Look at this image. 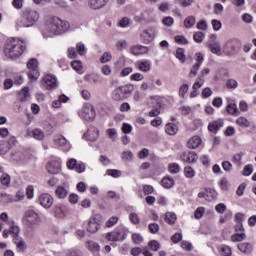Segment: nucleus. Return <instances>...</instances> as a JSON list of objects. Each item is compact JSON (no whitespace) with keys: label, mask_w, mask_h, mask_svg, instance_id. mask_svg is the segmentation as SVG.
Instances as JSON below:
<instances>
[{"label":"nucleus","mask_w":256,"mask_h":256,"mask_svg":"<svg viewBox=\"0 0 256 256\" xmlns=\"http://www.w3.org/2000/svg\"><path fill=\"white\" fill-rule=\"evenodd\" d=\"M111 59H113V55H111V52H105L101 58H100V62L101 63H109V61H111Z\"/></svg>","instance_id":"nucleus-53"},{"label":"nucleus","mask_w":256,"mask_h":256,"mask_svg":"<svg viewBox=\"0 0 256 256\" xmlns=\"http://www.w3.org/2000/svg\"><path fill=\"white\" fill-rule=\"evenodd\" d=\"M47 171L51 175L61 173V162L59 160H52L47 165Z\"/></svg>","instance_id":"nucleus-17"},{"label":"nucleus","mask_w":256,"mask_h":256,"mask_svg":"<svg viewBox=\"0 0 256 256\" xmlns=\"http://www.w3.org/2000/svg\"><path fill=\"white\" fill-rule=\"evenodd\" d=\"M202 143H203V140L201 139V136L195 135V136H192L187 141V147L188 149H198V147H201Z\"/></svg>","instance_id":"nucleus-21"},{"label":"nucleus","mask_w":256,"mask_h":256,"mask_svg":"<svg viewBox=\"0 0 256 256\" xmlns=\"http://www.w3.org/2000/svg\"><path fill=\"white\" fill-rule=\"evenodd\" d=\"M133 152H131V150H125L122 152L121 154V159L122 161H133Z\"/></svg>","instance_id":"nucleus-40"},{"label":"nucleus","mask_w":256,"mask_h":256,"mask_svg":"<svg viewBox=\"0 0 256 256\" xmlns=\"http://www.w3.org/2000/svg\"><path fill=\"white\" fill-rule=\"evenodd\" d=\"M54 145L59 147L62 151L67 153L68 151H71V143L65 138L63 135L55 136L54 139Z\"/></svg>","instance_id":"nucleus-10"},{"label":"nucleus","mask_w":256,"mask_h":256,"mask_svg":"<svg viewBox=\"0 0 256 256\" xmlns=\"http://www.w3.org/2000/svg\"><path fill=\"white\" fill-rule=\"evenodd\" d=\"M26 196L28 199H33L35 197V188L32 185L26 188Z\"/></svg>","instance_id":"nucleus-63"},{"label":"nucleus","mask_w":256,"mask_h":256,"mask_svg":"<svg viewBox=\"0 0 256 256\" xmlns=\"http://www.w3.org/2000/svg\"><path fill=\"white\" fill-rule=\"evenodd\" d=\"M68 169H71L72 171H76V173H85V163L83 162H77V159L72 158L67 162Z\"/></svg>","instance_id":"nucleus-12"},{"label":"nucleus","mask_w":256,"mask_h":256,"mask_svg":"<svg viewBox=\"0 0 256 256\" xmlns=\"http://www.w3.org/2000/svg\"><path fill=\"white\" fill-rule=\"evenodd\" d=\"M205 215V207H198L194 212L195 219H201Z\"/></svg>","instance_id":"nucleus-56"},{"label":"nucleus","mask_w":256,"mask_h":256,"mask_svg":"<svg viewBox=\"0 0 256 256\" xmlns=\"http://www.w3.org/2000/svg\"><path fill=\"white\" fill-rule=\"evenodd\" d=\"M78 115L85 121H93L95 119V108L91 104H85Z\"/></svg>","instance_id":"nucleus-8"},{"label":"nucleus","mask_w":256,"mask_h":256,"mask_svg":"<svg viewBox=\"0 0 256 256\" xmlns=\"http://www.w3.org/2000/svg\"><path fill=\"white\" fill-rule=\"evenodd\" d=\"M195 23H196L195 16H187L184 19V27H186V29H192V27H195Z\"/></svg>","instance_id":"nucleus-34"},{"label":"nucleus","mask_w":256,"mask_h":256,"mask_svg":"<svg viewBox=\"0 0 256 256\" xmlns=\"http://www.w3.org/2000/svg\"><path fill=\"white\" fill-rule=\"evenodd\" d=\"M101 227V223H99V217L93 216L88 221L87 231L89 233H97L99 228Z\"/></svg>","instance_id":"nucleus-14"},{"label":"nucleus","mask_w":256,"mask_h":256,"mask_svg":"<svg viewBox=\"0 0 256 256\" xmlns=\"http://www.w3.org/2000/svg\"><path fill=\"white\" fill-rule=\"evenodd\" d=\"M197 29H199L200 31H207V29L209 28V26L207 25V21L205 20H200L197 25H196Z\"/></svg>","instance_id":"nucleus-62"},{"label":"nucleus","mask_w":256,"mask_h":256,"mask_svg":"<svg viewBox=\"0 0 256 256\" xmlns=\"http://www.w3.org/2000/svg\"><path fill=\"white\" fill-rule=\"evenodd\" d=\"M43 85L48 90L55 89L57 87V78L48 74L43 78Z\"/></svg>","instance_id":"nucleus-19"},{"label":"nucleus","mask_w":256,"mask_h":256,"mask_svg":"<svg viewBox=\"0 0 256 256\" xmlns=\"http://www.w3.org/2000/svg\"><path fill=\"white\" fill-rule=\"evenodd\" d=\"M178 3L181 7H191V5H195L196 0H178Z\"/></svg>","instance_id":"nucleus-57"},{"label":"nucleus","mask_w":256,"mask_h":256,"mask_svg":"<svg viewBox=\"0 0 256 256\" xmlns=\"http://www.w3.org/2000/svg\"><path fill=\"white\" fill-rule=\"evenodd\" d=\"M76 51L78 53V55L83 56L85 53H87V49L85 48V44H83L82 42L78 43L76 45Z\"/></svg>","instance_id":"nucleus-52"},{"label":"nucleus","mask_w":256,"mask_h":256,"mask_svg":"<svg viewBox=\"0 0 256 256\" xmlns=\"http://www.w3.org/2000/svg\"><path fill=\"white\" fill-rule=\"evenodd\" d=\"M39 12L37 10H26L24 15L16 21L17 27H33L39 21Z\"/></svg>","instance_id":"nucleus-3"},{"label":"nucleus","mask_w":256,"mask_h":256,"mask_svg":"<svg viewBox=\"0 0 256 256\" xmlns=\"http://www.w3.org/2000/svg\"><path fill=\"white\" fill-rule=\"evenodd\" d=\"M199 156L193 151L184 152L181 155V161L184 163H197Z\"/></svg>","instance_id":"nucleus-18"},{"label":"nucleus","mask_w":256,"mask_h":256,"mask_svg":"<svg viewBox=\"0 0 256 256\" xmlns=\"http://www.w3.org/2000/svg\"><path fill=\"white\" fill-rule=\"evenodd\" d=\"M148 245L152 251H158L159 247H161V244L156 240L150 241Z\"/></svg>","instance_id":"nucleus-64"},{"label":"nucleus","mask_w":256,"mask_h":256,"mask_svg":"<svg viewBox=\"0 0 256 256\" xmlns=\"http://www.w3.org/2000/svg\"><path fill=\"white\" fill-rule=\"evenodd\" d=\"M219 187L222 191H227V189H229V180H227V178H222L219 181Z\"/></svg>","instance_id":"nucleus-55"},{"label":"nucleus","mask_w":256,"mask_h":256,"mask_svg":"<svg viewBox=\"0 0 256 256\" xmlns=\"http://www.w3.org/2000/svg\"><path fill=\"white\" fill-rule=\"evenodd\" d=\"M71 31V23L57 16L48 18L42 30V35L45 39L56 37V35H65Z\"/></svg>","instance_id":"nucleus-1"},{"label":"nucleus","mask_w":256,"mask_h":256,"mask_svg":"<svg viewBox=\"0 0 256 256\" xmlns=\"http://www.w3.org/2000/svg\"><path fill=\"white\" fill-rule=\"evenodd\" d=\"M218 194L217 191H215V189H207L206 190V201H215V199H217Z\"/></svg>","instance_id":"nucleus-36"},{"label":"nucleus","mask_w":256,"mask_h":256,"mask_svg":"<svg viewBox=\"0 0 256 256\" xmlns=\"http://www.w3.org/2000/svg\"><path fill=\"white\" fill-rule=\"evenodd\" d=\"M84 81L88 83H101V76L99 74H86Z\"/></svg>","instance_id":"nucleus-31"},{"label":"nucleus","mask_w":256,"mask_h":256,"mask_svg":"<svg viewBox=\"0 0 256 256\" xmlns=\"http://www.w3.org/2000/svg\"><path fill=\"white\" fill-rule=\"evenodd\" d=\"M141 39L144 43L148 44L155 39V28H148L144 30L141 34Z\"/></svg>","instance_id":"nucleus-20"},{"label":"nucleus","mask_w":256,"mask_h":256,"mask_svg":"<svg viewBox=\"0 0 256 256\" xmlns=\"http://www.w3.org/2000/svg\"><path fill=\"white\" fill-rule=\"evenodd\" d=\"M168 171H169V173L176 175L177 173H179L181 171V166H179V164H177V163H171L168 166Z\"/></svg>","instance_id":"nucleus-44"},{"label":"nucleus","mask_w":256,"mask_h":256,"mask_svg":"<svg viewBox=\"0 0 256 256\" xmlns=\"http://www.w3.org/2000/svg\"><path fill=\"white\" fill-rule=\"evenodd\" d=\"M38 203L44 209H51V207H53V203H55V200L53 199V196H51V194L42 193L38 198Z\"/></svg>","instance_id":"nucleus-11"},{"label":"nucleus","mask_w":256,"mask_h":256,"mask_svg":"<svg viewBox=\"0 0 256 256\" xmlns=\"http://www.w3.org/2000/svg\"><path fill=\"white\" fill-rule=\"evenodd\" d=\"M26 49L27 44L25 41L19 38H12L6 43L4 53L8 59H18V57H21L25 53Z\"/></svg>","instance_id":"nucleus-2"},{"label":"nucleus","mask_w":256,"mask_h":256,"mask_svg":"<svg viewBox=\"0 0 256 256\" xmlns=\"http://www.w3.org/2000/svg\"><path fill=\"white\" fill-rule=\"evenodd\" d=\"M219 252L222 256H231L232 255V250L231 247L228 245H221L219 246Z\"/></svg>","instance_id":"nucleus-38"},{"label":"nucleus","mask_w":256,"mask_h":256,"mask_svg":"<svg viewBox=\"0 0 256 256\" xmlns=\"http://www.w3.org/2000/svg\"><path fill=\"white\" fill-rule=\"evenodd\" d=\"M71 66L77 73H83V63L81 61L75 60L71 63Z\"/></svg>","instance_id":"nucleus-42"},{"label":"nucleus","mask_w":256,"mask_h":256,"mask_svg":"<svg viewBox=\"0 0 256 256\" xmlns=\"http://www.w3.org/2000/svg\"><path fill=\"white\" fill-rule=\"evenodd\" d=\"M165 221L169 225H173V223H175V221H177V215H175V213H173V212H167L165 215Z\"/></svg>","instance_id":"nucleus-39"},{"label":"nucleus","mask_w":256,"mask_h":256,"mask_svg":"<svg viewBox=\"0 0 256 256\" xmlns=\"http://www.w3.org/2000/svg\"><path fill=\"white\" fill-rule=\"evenodd\" d=\"M226 47L232 50L239 49V47H241V40L232 38L226 42Z\"/></svg>","instance_id":"nucleus-29"},{"label":"nucleus","mask_w":256,"mask_h":256,"mask_svg":"<svg viewBox=\"0 0 256 256\" xmlns=\"http://www.w3.org/2000/svg\"><path fill=\"white\" fill-rule=\"evenodd\" d=\"M211 25L215 31H221V27H223V24L221 23V21L217 19H213L211 21Z\"/></svg>","instance_id":"nucleus-61"},{"label":"nucleus","mask_w":256,"mask_h":256,"mask_svg":"<svg viewBox=\"0 0 256 256\" xmlns=\"http://www.w3.org/2000/svg\"><path fill=\"white\" fill-rule=\"evenodd\" d=\"M161 183H162V187H164L165 189H171V187L175 185V180L171 177H164Z\"/></svg>","instance_id":"nucleus-35"},{"label":"nucleus","mask_w":256,"mask_h":256,"mask_svg":"<svg viewBox=\"0 0 256 256\" xmlns=\"http://www.w3.org/2000/svg\"><path fill=\"white\" fill-rule=\"evenodd\" d=\"M236 124L239 125V127H251V123L248 121L245 117H239L236 119Z\"/></svg>","instance_id":"nucleus-41"},{"label":"nucleus","mask_w":256,"mask_h":256,"mask_svg":"<svg viewBox=\"0 0 256 256\" xmlns=\"http://www.w3.org/2000/svg\"><path fill=\"white\" fill-rule=\"evenodd\" d=\"M26 137H32L36 141H43L45 139V132L41 128H28L26 130Z\"/></svg>","instance_id":"nucleus-13"},{"label":"nucleus","mask_w":256,"mask_h":256,"mask_svg":"<svg viewBox=\"0 0 256 256\" xmlns=\"http://www.w3.org/2000/svg\"><path fill=\"white\" fill-rule=\"evenodd\" d=\"M11 159L12 161H23V153L19 151H13L11 153Z\"/></svg>","instance_id":"nucleus-51"},{"label":"nucleus","mask_w":256,"mask_h":256,"mask_svg":"<svg viewBox=\"0 0 256 256\" xmlns=\"http://www.w3.org/2000/svg\"><path fill=\"white\" fill-rule=\"evenodd\" d=\"M27 68L29 69V79H31L32 81H37L39 79V76L41 75L39 73V62H37V59H30L27 63Z\"/></svg>","instance_id":"nucleus-6"},{"label":"nucleus","mask_w":256,"mask_h":256,"mask_svg":"<svg viewBox=\"0 0 256 256\" xmlns=\"http://www.w3.org/2000/svg\"><path fill=\"white\" fill-rule=\"evenodd\" d=\"M175 57L176 59H179L181 63H185V50L183 48H178Z\"/></svg>","instance_id":"nucleus-46"},{"label":"nucleus","mask_w":256,"mask_h":256,"mask_svg":"<svg viewBox=\"0 0 256 256\" xmlns=\"http://www.w3.org/2000/svg\"><path fill=\"white\" fill-rule=\"evenodd\" d=\"M238 249L239 251H241V253H245L246 255H249V253H251V251H253V244L251 243H240L238 244Z\"/></svg>","instance_id":"nucleus-28"},{"label":"nucleus","mask_w":256,"mask_h":256,"mask_svg":"<svg viewBox=\"0 0 256 256\" xmlns=\"http://www.w3.org/2000/svg\"><path fill=\"white\" fill-rule=\"evenodd\" d=\"M195 175H196V172H195V169H193V167L186 166L184 168V177H186V179H193Z\"/></svg>","instance_id":"nucleus-37"},{"label":"nucleus","mask_w":256,"mask_h":256,"mask_svg":"<svg viewBox=\"0 0 256 256\" xmlns=\"http://www.w3.org/2000/svg\"><path fill=\"white\" fill-rule=\"evenodd\" d=\"M14 243L20 251H25L26 245H25V241L23 240V238H21V237L14 238Z\"/></svg>","instance_id":"nucleus-45"},{"label":"nucleus","mask_w":256,"mask_h":256,"mask_svg":"<svg viewBox=\"0 0 256 256\" xmlns=\"http://www.w3.org/2000/svg\"><path fill=\"white\" fill-rule=\"evenodd\" d=\"M174 41H176L179 45H188L189 44V41L183 35L175 36Z\"/></svg>","instance_id":"nucleus-48"},{"label":"nucleus","mask_w":256,"mask_h":256,"mask_svg":"<svg viewBox=\"0 0 256 256\" xmlns=\"http://www.w3.org/2000/svg\"><path fill=\"white\" fill-rule=\"evenodd\" d=\"M193 39L196 43H203V39H205V33L203 32H196L193 35Z\"/></svg>","instance_id":"nucleus-50"},{"label":"nucleus","mask_w":256,"mask_h":256,"mask_svg":"<svg viewBox=\"0 0 256 256\" xmlns=\"http://www.w3.org/2000/svg\"><path fill=\"white\" fill-rule=\"evenodd\" d=\"M106 133L109 139H112V141H115V139H117V130L115 128H109L108 130H106Z\"/></svg>","instance_id":"nucleus-59"},{"label":"nucleus","mask_w":256,"mask_h":256,"mask_svg":"<svg viewBox=\"0 0 256 256\" xmlns=\"http://www.w3.org/2000/svg\"><path fill=\"white\" fill-rule=\"evenodd\" d=\"M135 87L133 84H125L115 88L111 93L112 101H125V99H129L131 94L133 93Z\"/></svg>","instance_id":"nucleus-4"},{"label":"nucleus","mask_w":256,"mask_h":256,"mask_svg":"<svg viewBox=\"0 0 256 256\" xmlns=\"http://www.w3.org/2000/svg\"><path fill=\"white\" fill-rule=\"evenodd\" d=\"M145 76L142 73H134L130 76V81H143Z\"/></svg>","instance_id":"nucleus-60"},{"label":"nucleus","mask_w":256,"mask_h":256,"mask_svg":"<svg viewBox=\"0 0 256 256\" xmlns=\"http://www.w3.org/2000/svg\"><path fill=\"white\" fill-rule=\"evenodd\" d=\"M87 248H88V251L91 252L93 256H99V251L101 249L99 244H97L93 241H89L87 243Z\"/></svg>","instance_id":"nucleus-26"},{"label":"nucleus","mask_w":256,"mask_h":256,"mask_svg":"<svg viewBox=\"0 0 256 256\" xmlns=\"http://www.w3.org/2000/svg\"><path fill=\"white\" fill-rule=\"evenodd\" d=\"M55 194L58 199H65L69 195V190L63 186H58L55 190Z\"/></svg>","instance_id":"nucleus-30"},{"label":"nucleus","mask_w":256,"mask_h":256,"mask_svg":"<svg viewBox=\"0 0 256 256\" xmlns=\"http://www.w3.org/2000/svg\"><path fill=\"white\" fill-rule=\"evenodd\" d=\"M117 223H119V217L117 216H112L110 217L106 223H105V227L111 228V227H115V225H117Z\"/></svg>","instance_id":"nucleus-43"},{"label":"nucleus","mask_w":256,"mask_h":256,"mask_svg":"<svg viewBox=\"0 0 256 256\" xmlns=\"http://www.w3.org/2000/svg\"><path fill=\"white\" fill-rule=\"evenodd\" d=\"M89 9L93 11H99V9H103L109 0H87Z\"/></svg>","instance_id":"nucleus-16"},{"label":"nucleus","mask_w":256,"mask_h":256,"mask_svg":"<svg viewBox=\"0 0 256 256\" xmlns=\"http://www.w3.org/2000/svg\"><path fill=\"white\" fill-rule=\"evenodd\" d=\"M7 225L10 226V233H12L13 239L21 237L19 236L21 233V228L15 224V220H8Z\"/></svg>","instance_id":"nucleus-23"},{"label":"nucleus","mask_w":256,"mask_h":256,"mask_svg":"<svg viewBox=\"0 0 256 256\" xmlns=\"http://www.w3.org/2000/svg\"><path fill=\"white\" fill-rule=\"evenodd\" d=\"M29 87H24L18 94L19 101L25 102L27 99H29Z\"/></svg>","instance_id":"nucleus-33"},{"label":"nucleus","mask_w":256,"mask_h":256,"mask_svg":"<svg viewBox=\"0 0 256 256\" xmlns=\"http://www.w3.org/2000/svg\"><path fill=\"white\" fill-rule=\"evenodd\" d=\"M188 92H189V85L183 84L182 86H180V88H179V96L182 99H183V97H185V95H187Z\"/></svg>","instance_id":"nucleus-54"},{"label":"nucleus","mask_w":256,"mask_h":256,"mask_svg":"<svg viewBox=\"0 0 256 256\" xmlns=\"http://www.w3.org/2000/svg\"><path fill=\"white\" fill-rule=\"evenodd\" d=\"M165 131L167 133V135H177L178 131H179V126H177V124L173 123V122H170V123H167L165 125Z\"/></svg>","instance_id":"nucleus-24"},{"label":"nucleus","mask_w":256,"mask_h":256,"mask_svg":"<svg viewBox=\"0 0 256 256\" xmlns=\"http://www.w3.org/2000/svg\"><path fill=\"white\" fill-rule=\"evenodd\" d=\"M87 135L90 141H97V139H99V129L96 127H91L88 129Z\"/></svg>","instance_id":"nucleus-32"},{"label":"nucleus","mask_w":256,"mask_h":256,"mask_svg":"<svg viewBox=\"0 0 256 256\" xmlns=\"http://www.w3.org/2000/svg\"><path fill=\"white\" fill-rule=\"evenodd\" d=\"M129 233V229L125 228V226H119L112 232L106 234V239L112 242L125 241L127 239V235Z\"/></svg>","instance_id":"nucleus-5"},{"label":"nucleus","mask_w":256,"mask_h":256,"mask_svg":"<svg viewBox=\"0 0 256 256\" xmlns=\"http://www.w3.org/2000/svg\"><path fill=\"white\" fill-rule=\"evenodd\" d=\"M253 173V165L248 164L246 166H244L242 175H244V177H249V175H251Z\"/></svg>","instance_id":"nucleus-58"},{"label":"nucleus","mask_w":256,"mask_h":256,"mask_svg":"<svg viewBox=\"0 0 256 256\" xmlns=\"http://www.w3.org/2000/svg\"><path fill=\"white\" fill-rule=\"evenodd\" d=\"M226 111H227V113H229V115L237 114V104H235V103L228 104Z\"/></svg>","instance_id":"nucleus-49"},{"label":"nucleus","mask_w":256,"mask_h":256,"mask_svg":"<svg viewBox=\"0 0 256 256\" xmlns=\"http://www.w3.org/2000/svg\"><path fill=\"white\" fill-rule=\"evenodd\" d=\"M223 125V119L214 120L208 124V130L210 131V133H217V131H219V129H221Z\"/></svg>","instance_id":"nucleus-22"},{"label":"nucleus","mask_w":256,"mask_h":256,"mask_svg":"<svg viewBox=\"0 0 256 256\" xmlns=\"http://www.w3.org/2000/svg\"><path fill=\"white\" fill-rule=\"evenodd\" d=\"M209 48L213 55H217L218 57H221V55H223V52L221 51V43L213 42L209 45Z\"/></svg>","instance_id":"nucleus-27"},{"label":"nucleus","mask_w":256,"mask_h":256,"mask_svg":"<svg viewBox=\"0 0 256 256\" xmlns=\"http://www.w3.org/2000/svg\"><path fill=\"white\" fill-rule=\"evenodd\" d=\"M235 231L236 234L231 236V241H233V243L245 241V239H247V234H245V227H243V223L237 222L235 225Z\"/></svg>","instance_id":"nucleus-9"},{"label":"nucleus","mask_w":256,"mask_h":256,"mask_svg":"<svg viewBox=\"0 0 256 256\" xmlns=\"http://www.w3.org/2000/svg\"><path fill=\"white\" fill-rule=\"evenodd\" d=\"M0 183L4 187H9V183H11V176H9V174H2L0 177Z\"/></svg>","instance_id":"nucleus-47"},{"label":"nucleus","mask_w":256,"mask_h":256,"mask_svg":"<svg viewBox=\"0 0 256 256\" xmlns=\"http://www.w3.org/2000/svg\"><path fill=\"white\" fill-rule=\"evenodd\" d=\"M22 221L26 227H33V225L39 223V214L35 210H27Z\"/></svg>","instance_id":"nucleus-7"},{"label":"nucleus","mask_w":256,"mask_h":256,"mask_svg":"<svg viewBox=\"0 0 256 256\" xmlns=\"http://www.w3.org/2000/svg\"><path fill=\"white\" fill-rule=\"evenodd\" d=\"M134 67L142 73H149L151 71V62L149 60L136 61Z\"/></svg>","instance_id":"nucleus-15"},{"label":"nucleus","mask_w":256,"mask_h":256,"mask_svg":"<svg viewBox=\"0 0 256 256\" xmlns=\"http://www.w3.org/2000/svg\"><path fill=\"white\" fill-rule=\"evenodd\" d=\"M149 51L146 46L136 45L131 48L132 55H145Z\"/></svg>","instance_id":"nucleus-25"}]
</instances>
